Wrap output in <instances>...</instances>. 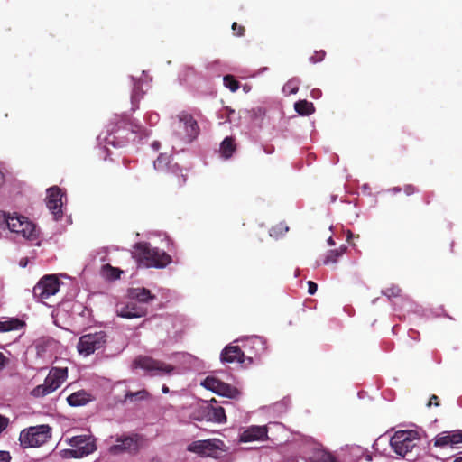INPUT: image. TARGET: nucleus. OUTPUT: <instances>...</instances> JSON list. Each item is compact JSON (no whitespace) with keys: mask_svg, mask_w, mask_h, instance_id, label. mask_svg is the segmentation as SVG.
<instances>
[{"mask_svg":"<svg viewBox=\"0 0 462 462\" xmlns=\"http://www.w3.org/2000/svg\"><path fill=\"white\" fill-rule=\"evenodd\" d=\"M60 285V280L55 275H45L33 287V296L41 300L48 299L59 291Z\"/></svg>","mask_w":462,"mask_h":462,"instance_id":"6e6552de","label":"nucleus"},{"mask_svg":"<svg viewBox=\"0 0 462 462\" xmlns=\"http://www.w3.org/2000/svg\"><path fill=\"white\" fill-rule=\"evenodd\" d=\"M8 359L4 356V354L0 353V371L5 366Z\"/></svg>","mask_w":462,"mask_h":462,"instance_id":"49530a36","label":"nucleus"},{"mask_svg":"<svg viewBox=\"0 0 462 462\" xmlns=\"http://www.w3.org/2000/svg\"><path fill=\"white\" fill-rule=\"evenodd\" d=\"M119 123H122L125 125V124H126V119L122 117Z\"/></svg>","mask_w":462,"mask_h":462,"instance_id":"603ef678","label":"nucleus"},{"mask_svg":"<svg viewBox=\"0 0 462 462\" xmlns=\"http://www.w3.org/2000/svg\"><path fill=\"white\" fill-rule=\"evenodd\" d=\"M24 326V322L19 319H10L8 320L0 321V332H8L12 330H19Z\"/></svg>","mask_w":462,"mask_h":462,"instance_id":"a878e982","label":"nucleus"},{"mask_svg":"<svg viewBox=\"0 0 462 462\" xmlns=\"http://www.w3.org/2000/svg\"><path fill=\"white\" fill-rule=\"evenodd\" d=\"M187 180V174L183 173L182 168L177 163L169 166V171L165 172L166 183L175 189L181 188Z\"/></svg>","mask_w":462,"mask_h":462,"instance_id":"dca6fc26","label":"nucleus"},{"mask_svg":"<svg viewBox=\"0 0 462 462\" xmlns=\"http://www.w3.org/2000/svg\"><path fill=\"white\" fill-rule=\"evenodd\" d=\"M69 445L74 449H68L66 452L69 457L80 458L86 457L95 450V446L87 436H75L69 439Z\"/></svg>","mask_w":462,"mask_h":462,"instance_id":"9b49d317","label":"nucleus"},{"mask_svg":"<svg viewBox=\"0 0 462 462\" xmlns=\"http://www.w3.org/2000/svg\"><path fill=\"white\" fill-rule=\"evenodd\" d=\"M236 149V145L235 143V139L231 136L226 137L220 144L221 155L226 159H229L235 152Z\"/></svg>","mask_w":462,"mask_h":462,"instance_id":"5701e85b","label":"nucleus"},{"mask_svg":"<svg viewBox=\"0 0 462 462\" xmlns=\"http://www.w3.org/2000/svg\"><path fill=\"white\" fill-rule=\"evenodd\" d=\"M317 290H318L317 283H315L312 281H309L308 282V292H309V294H310V295L315 294Z\"/></svg>","mask_w":462,"mask_h":462,"instance_id":"ea45409f","label":"nucleus"},{"mask_svg":"<svg viewBox=\"0 0 462 462\" xmlns=\"http://www.w3.org/2000/svg\"><path fill=\"white\" fill-rule=\"evenodd\" d=\"M107 336L105 331L85 334L79 339L77 349L80 355L88 356L106 346Z\"/></svg>","mask_w":462,"mask_h":462,"instance_id":"20e7f679","label":"nucleus"},{"mask_svg":"<svg viewBox=\"0 0 462 462\" xmlns=\"http://www.w3.org/2000/svg\"><path fill=\"white\" fill-rule=\"evenodd\" d=\"M224 86L230 89L232 92H236L240 88V82L235 79L232 75H226L223 78Z\"/></svg>","mask_w":462,"mask_h":462,"instance_id":"72a5a7b5","label":"nucleus"},{"mask_svg":"<svg viewBox=\"0 0 462 462\" xmlns=\"http://www.w3.org/2000/svg\"><path fill=\"white\" fill-rule=\"evenodd\" d=\"M201 385L213 393L230 399L238 398L240 392L237 388L222 382L214 376H207Z\"/></svg>","mask_w":462,"mask_h":462,"instance_id":"1a4fd4ad","label":"nucleus"},{"mask_svg":"<svg viewBox=\"0 0 462 462\" xmlns=\"http://www.w3.org/2000/svg\"><path fill=\"white\" fill-rule=\"evenodd\" d=\"M116 313L118 317L130 319L144 317L147 310L132 300H121L116 305Z\"/></svg>","mask_w":462,"mask_h":462,"instance_id":"f8f14e48","label":"nucleus"},{"mask_svg":"<svg viewBox=\"0 0 462 462\" xmlns=\"http://www.w3.org/2000/svg\"><path fill=\"white\" fill-rule=\"evenodd\" d=\"M328 243H329L330 245H333V244H334V242H333V240H332V238H331V237L328 239Z\"/></svg>","mask_w":462,"mask_h":462,"instance_id":"5fc2aeb1","label":"nucleus"},{"mask_svg":"<svg viewBox=\"0 0 462 462\" xmlns=\"http://www.w3.org/2000/svg\"><path fill=\"white\" fill-rule=\"evenodd\" d=\"M326 56V52L324 51H316L310 58V61L312 63H317L322 61Z\"/></svg>","mask_w":462,"mask_h":462,"instance_id":"e433bc0d","label":"nucleus"},{"mask_svg":"<svg viewBox=\"0 0 462 462\" xmlns=\"http://www.w3.org/2000/svg\"><path fill=\"white\" fill-rule=\"evenodd\" d=\"M4 175L3 173L0 171V185L4 182Z\"/></svg>","mask_w":462,"mask_h":462,"instance_id":"09e8293b","label":"nucleus"},{"mask_svg":"<svg viewBox=\"0 0 462 462\" xmlns=\"http://www.w3.org/2000/svg\"><path fill=\"white\" fill-rule=\"evenodd\" d=\"M346 247L345 245L341 246L339 249L330 250L328 251L326 259L324 260L325 264H328L330 263H337V259L343 255L346 252Z\"/></svg>","mask_w":462,"mask_h":462,"instance_id":"473e14b6","label":"nucleus"},{"mask_svg":"<svg viewBox=\"0 0 462 462\" xmlns=\"http://www.w3.org/2000/svg\"><path fill=\"white\" fill-rule=\"evenodd\" d=\"M403 191L407 195H411V194L416 192V188L414 186L411 185V184L405 185L404 188H403Z\"/></svg>","mask_w":462,"mask_h":462,"instance_id":"37998d69","label":"nucleus"},{"mask_svg":"<svg viewBox=\"0 0 462 462\" xmlns=\"http://www.w3.org/2000/svg\"><path fill=\"white\" fill-rule=\"evenodd\" d=\"M402 289L397 285H392L383 291V294L388 297L389 299L402 297Z\"/></svg>","mask_w":462,"mask_h":462,"instance_id":"c9c22d12","label":"nucleus"},{"mask_svg":"<svg viewBox=\"0 0 462 462\" xmlns=\"http://www.w3.org/2000/svg\"><path fill=\"white\" fill-rule=\"evenodd\" d=\"M393 191L397 193V192H400L401 191V189L400 188H393Z\"/></svg>","mask_w":462,"mask_h":462,"instance_id":"8fccbe9b","label":"nucleus"},{"mask_svg":"<svg viewBox=\"0 0 462 462\" xmlns=\"http://www.w3.org/2000/svg\"><path fill=\"white\" fill-rule=\"evenodd\" d=\"M294 109L300 116H310L315 112L313 104L305 99L296 102L294 104Z\"/></svg>","mask_w":462,"mask_h":462,"instance_id":"bb28decb","label":"nucleus"},{"mask_svg":"<svg viewBox=\"0 0 462 462\" xmlns=\"http://www.w3.org/2000/svg\"><path fill=\"white\" fill-rule=\"evenodd\" d=\"M196 69L189 65H183L179 71V79L181 82H188L189 79L195 77Z\"/></svg>","mask_w":462,"mask_h":462,"instance_id":"2f4dec72","label":"nucleus"},{"mask_svg":"<svg viewBox=\"0 0 462 462\" xmlns=\"http://www.w3.org/2000/svg\"><path fill=\"white\" fill-rule=\"evenodd\" d=\"M299 90V88L297 86H293L292 82H288L283 87V91H288L289 94H296Z\"/></svg>","mask_w":462,"mask_h":462,"instance_id":"58836bf2","label":"nucleus"},{"mask_svg":"<svg viewBox=\"0 0 462 462\" xmlns=\"http://www.w3.org/2000/svg\"><path fill=\"white\" fill-rule=\"evenodd\" d=\"M143 438L138 434L130 436L122 435L116 438V444L109 448V453L112 455H120L123 453L135 454L139 451Z\"/></svg>","mask_w":462,"mask_h":462,"instance_id":"39448f33","label":"nucleus"},{"mask_svg":"<svg viewBox=\"0 0 462 462\" xmlns=\"http://www.w3.org/2000/svg\"><path fill=\"white\" fill-rule=\"evenodd\" d=\"M289 231V226L285 222H280L274 226H273L269 231V234L272 237L275 239H279L282 237Z\"/></svg>","mask_w":462,"mask_h":462,"instance_id":"7c9ffc66","label":"nucleus"},{"mask_svg":"<svg viewBox=\"0 0 462 462\" xmlns=\"http://www.w3.org/2000/svg\"><path fill=\"white\" fill-rule=\"evenodd\" d=\"M133 257L140 265L147 268H164L171 263L170 254L157 247H152L146 242L134 245Z\"/></svg>","mask_w":462,"mask_h":462,"instance_id":"f257e3e1","label":"nucleus"},{"mask_svg":"<svg viewBox=\"0 0 462 462\" xmlns=\"http://www.w3.org/2000/svg\"><path fill=\"white\" fill-rule=\"evenodd\" d=\"M419 439V434L414 430H399L390 439V445L393 451L405 457L416 446L415 440Z\"/></svg>","mask_w":462,"mask_h":462,"instance_id":"7ed1b4c3","label":"nucleus"},{"mask_svg":"<svg viewBox=\"0 0 462 462\" xmlns=\"http://www.w3.org/2000/svg\"><path fill=\"white\" fill-rule=\"evenodd\" d=\"M11 455L8 451H0V462H10Z\"/></svg>","mask_w":462,"mask_h":462,"instance_id":"79ce46f5","label":"nucleus"},{"mask_svg":"<svg viewBox=\"0 0 462 462\" xmlns=\"http://www.w3.org/2000/svg\"><path fill=\"white\" fill-rule=\"evenodd\" d=\"M454 462H462V457H457Z\"/></svg>","mask_w":462,"mask_h":462,"instance_id":"3c124183","label":"nucleus"},{"mask_svg":"<svg viewBox=\"0 0 462 462\" xmlns=\"http://www.w3.org/2000/svg\"><path fill=\"white\" fill-rule=\"evenodd\" d=\"M5 221L11 232L20 234L28 239H33L36 237V226L26 217L23 216L11 217L8 215Z\"/></svg>","mask_w":462,"mask_h":462,"instance_id":"0eeeda50","label":"nucleus"},{"mask_svg":"<svg viewBox=\"0 0 462 462\" xmlns=\"http://www.w3.org/2000/svg\"><path fill=\"white\" fill-rule=\"evenodd\" d=\"M129 300H136L139 303H147L155 299V295L146 288H130L127 291Z\"/></svg>","mask_w":462,"mask_h":462,"instance_id":"aec40b11","label":"nucleus"},{"mask_svg":"<svg viewBox=\"0 0 462 462\" xmlns=\"http://www.w3.org/2000/svg\"><path fill=\"white\" fill-rule=\"evenodd\" d=\"M162 391L163 393H168L170 390H169V387L164 384V385H162Z\"/></svg>","mask_w":462,"mask_h":462,"instance_id":"de8ad7c7","label":"nucleus"},{"mask_svg":"<svg viewBox=\"0 0 462 462\" xmlns=\"http://www.w3.org/2000/svg\"><path fill=\"white\" fill-rule=\"evenodd\" d=\"M232 30L234 32V34L236 36H244L245 29L244 26L239 25L237 23H233L232 24Z\"/></svg>","mask_w":462,"mask_h":462,"instance_id":"4c0bfd02","label":"nucleus"},{"mask_svg":"<svg viewBox=\"0 0 462 462\" xmlns=\"http://www.w3.org/2000/svg\"><path fill=\"white\" fill-rule=\"evenodd\" d=\"M134 365L136 367L142 368L151 375H164L171 374L174 370V366L171 365L166 364L162 361L153 359L150 356H140L136 357L134 361Z\"/></svg>","mask_w":462,"mask_h":462,"instance_id":"423d86ee","label":"nucleus"},{"mask_svg":"<svg viewBox=\"0 0 462 462\" xmlns=\"http://www.w3.org/2000/svg\"><path fill=\"white\" fill-rule=\"evenodd\" d=\"M122 271L118 268L113 267L110 264H104L101 268V274L103 277L109 280H116L120 278Z\"/></svg>","mask_w":462,"mask_h":462,"instance_id":"c85d7f7f","label":"nucleus"},{"mask_svg":"<svg viewBox=\"0 0 462 462\" xmlns=\"http://www.w3.org/2000/svg\"><path fill=\"white\" fill-rule=\"evenodd\" d=\"M51 437V428L48 425H39L22 430L19 441L23 448H36L46 443Z\"/></svg>","mask_w":462,"mask_h":462,"instance_id":"f03ea898","label":"nucleus"},{"mask_svg":"<svg viewBox=\"0 0 462 462\" xmlns=\"http://www.w3.org/2000/svg\"><path fill=\"white\" fill-rule=\"evenodd\" d=\"M250 343L252 345H260L262 346V349H264V343L262 341L260 337H254L250 340Z\"/></svg>","mask_w":462,"mask_h":462,"instance_id":"a18cd8bd","label":"nucleus"},{"mask_svg":"<svg viewBox=\"0 0 462 462\" xmlns=\"http://www.w3.org/2000/svg\"><path fill=\"white\" fill-rule=\"evenodd\" d=\"M246 359L248 360L249 364H251L253 362V358L252 357H247Z\"/></svg>","mask_w":462,"mask_h":462,"instance_id":"864d4df0","label":"nucleus"},{"mask_svg":"<svg viewBox=\"0 0 462 462\" xmlns=\"http://www.w3.org/2000/svg\"><path fill=\"white\" fill-rule=\"evenodd\" d=\"M207 409V416L209 420L217 423H224L226 421V416L223 407L208 405Z\"/></svg>","mask_w":462,"mask_h":462,"instance_id":"4be33fe9","label":"nucleus"},{"mask_svg":"<svg viewBox=\"0 0 462 462\" xmlns=\"http://www.w3.org/2000/svg\"><path fill=\"white\" fill-rule=\"evenodd\" d=\"M53 392H54L53 387L51 386L48 383L44 382V383L40 384V385L36 386L35 388H33L32 391L31 392V395L35 398H39V397H44Z\"/></svg>","mask_w":462,"mask_h":462,"instance_id":"c756f323","label":"nucleus"},{"mask_svg":"<svg viewBox=\"0 0 462 462\" xmlns=\"http://www.w3.org/2000/svg\"><path fill=\"white\" fill-rule=\"evenodd\" d=\"M268 439V429L266 426L252 425L239 434L240 442H251L264 440Z\"/></svg>","mask_w":462,"mask_h":462,"instance_id":"2eb2a0df","label":"nucleus"},{"mask_svg":"<svg viewBox=\"0 0 462 462\" xmlns=\"http://www.w3.org/2000/svg\"><path fill=\"white\" fill-rule=\"evenodd\" d=\"M310 460L311 462H337L335 457L323 448L314 449Z\"/></svg>","mask_w":462,"mask_h":462,"instance_id":"393cba45","label":"nucleus"},{"mask_svg":"<svg viewBox=\"0 0 462 462\" xmlns=\"http://www.w3.org/2000/svg\"><path fill=\"white\" fill-rule=\"evenodd\" d=\"M8 423H9V420L3 416V415H0V433L6 429V427L8 426Z\"/></svg>","mask_w":462,"mask_h":462,"instance_id":"a19ab883","label":"nucleus"},{"mask_svg":"<svg viewBox=\"0 0 462 462\" xmlns=\"http://www.w3.org/2000/svg\"><path fill=\"white\" fill-rule=\"evenodd\" d=\"M62 197L61 189L58 186H53L47 189L46 204L56 220L63 216Z\"/></svg>","mask_w":462,"mask_h":462,"instance_id":"ddd939ff","label":"nucleus"},{"mask_svg":"<svg viewBox=\"0 0 462 462\" xmlns=\"http://www.w3.org/2000/svg\"><path fill=\"white\" fill-rule=\"evenodd\" d=\"M149 397V393L143 389V390H140V391H137L135 393H133V392H128L126 393L125 394V401H130V402H134V401H137V400H145Z\"/></svg>","mask_w":462,"mask_h":462,"instance_id":"f704fd0d","label":"nucleus"},{"mask_svg":"<svg viewBox=\"0 0 462 462\" xmlns=\"http://www.w3.org/2000/svg\"><path fill=\"white\" fill-rule=\"evenodd\" d=\"M91 401V395L85 390L75 392L67 397L69 405L72 407L83 406Z\"/></svg>","mask_w":462,"mask_h":462,"instance_id":"412c9836","label":"nucleus"},{"mask_svg":"<svg viewBox=\"0 0 462 462\" xmlns=\"http://www.w3.org/2000/svg\"><path fill=\"white\" fill-rule=\"evenodd\" d=\"M134 88L131 94V103H132V110L135 111L139 106V101L143 95V91L142 90V82L140 80H135L133 79Z\"/></svg>","mask_w":462,"mask_h":462,"instance_id":"b1692460","label":"nucleus"},{"mask_svg":"<svg viewBox=\"0 0 462 462\" xmlns=\"http://www.w3.org/2000/svg\"><path fill=\"white\" fill-rule=\"evenodd\" d=\"M178 118L180 124H183V127L186 132L187 139L191 142L199 134V127L194 117L186 112H181L178 115Z\"/></svg>","mask_w":462,"mask_h":462,"instance_id":"f3484780","label":"nucleus"},{"mask_svg":"<svg viewBox=\"0 0 462 462\" xmlns=\"http://www.w3.org/2000/svg\"><path fill=\"white\" fill-rule=\"evenodd\" d=\"M431 405H435V406L439 405V397L435 394L431 395V397L430 398V401L428 402V406H431Z\"/></svg>","mask_w":462,"mask_h":462,"instance_id":"c03bdc74","label":"nucleus"},{"mask_svg":"<svg viewBox=\"0 0 462 462\" xmlns=\"http://www.w3.org/2000/svg\"><path fill=\"white\" fill-rule=\"evenodd\" d=\"M460 443H462V430H460L442 431L434 439V446L439 448L454 447Z\"/></svg>","mask_w":462,"mask_h":462,"instance_id":"4468645a","label":"nucleus"},{"mask_svg":"<svg viewBox=\"0 0 462 462\" xmlns=\"http://www.w3.org/2000/svg\"><path fill=\"white\" fill-rule=\"evenodd\" d=\"M223 445L224 442L218 439H208L193 441L187 449L202 457H213Z\"/></svg>","mask_w":462,"mask_h":462,"instance_id":"9d476101","label":"nucleus"},{"mask_svg":"<svg viewBox=\"0 0 462 462\" xmlns=\"http://www.w3.org/2000/svg\"><path fill=\"white\" fill-rule=\"evenodd\" d=\"M153 146H154V147H156V148H158L159 144L154 143V144H153Z\"/></svg>","mask_w":462,"mask_h":462,"instance_id":"4d7b16f0","label":"nucleus"},{"mask_svg":"<svg viewBox=\"0 0 462 462\" xmlns=\"http://www.w3.org/2000/svg\"><path fill=\"white\" fill-rule=\"evenodd\" d=\"M220 359L223 363L237 362L243 364L245 361V356L238 346L230 345L222 350Z\"/></svg>","mask_w":462,"mask_h":462,"instance_id":"a211bd4d","label":"nucleus"},{"mask_svg":"<svg viewBox=\"0 0 462 462\" xmlns=\"http://www.w3.org/2000/svg\"><path fill=\"white\" fill-rule=\"evenodd\" d=\"M67 377L68 368L52 367L45 378V383L52 386L55 391L66 381Z\"/></svg>","mask_w":462,"mask_h":462,"instance_id":"6ab92c4d","label":"nucleus"},{"mask_svg":"<svg viewBox=\"0 0 462 462\" xmlns=\"http://www.w3.org/2000/svg\"><path fill=\"white\" fill-rule=\"evenodd\" d=\"M351 236H352V235H350V236H347V241H348L349 243H351V241H350Z\"/></svg>","mask_w":462,"mask_h":462,"instance_id":"6e6d98bb","label":"nucleus"},{"mask_svg":"<svg viewBox=\"0 0 462 462\" xmlns=\"http://www.w3.org/2000/svg\"><path fill=\"white\" fill-rule=\"evenodd\" d=\"M170 161V157L166 154H160L153 162V166L158 171H168L169 166L173 165Z\"/></svg>","mask_w":462,"mask_h":462,"instance_id":"cd10ccee","label":"nucleus"}]
</instances>
